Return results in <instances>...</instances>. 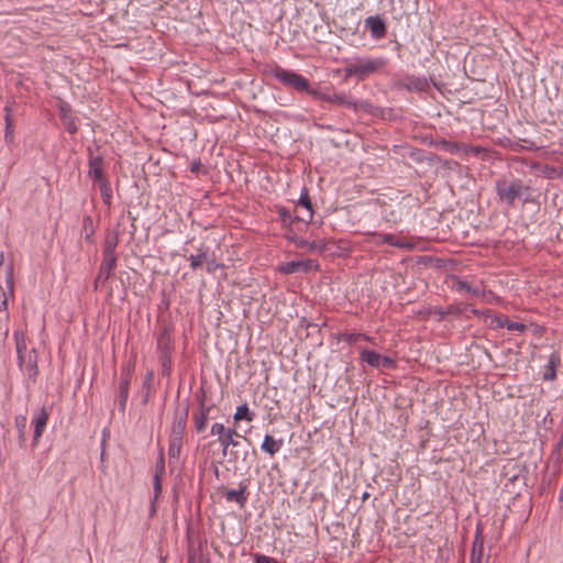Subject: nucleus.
<instances>
[{"label": "nucleus", "instance_id": "052dcab7", "mask_svg": "<svg viewBox=\"0 0 563 563\" xmlns=\"http://www.w3.org/2000/svg\"><path fill=\"white\" fill-rule=\"evenodd\" d=\"M558 175H559V177H560V178H563V168H560V170H559V174H558Z\"/></svg>", "mask_w": 563, "mask_h": 563}, {"label": "nucleus", "instance_id": "0eeeda50", "mask_svg": "<svg viewBox=\"0 0 563 563\" xmlns=\"http://www.w3.org/2000/svg\"><path fill=\"white\" fill-rule=\"evenodd\" d=\"M189 412L188 401L184 406H178L174 412L170 439L183 440L187 427Z\"/></svg>", "mask_w": 563, "mask_h": 563}, {"label": "nucleus", "instance_id": "f257e3e1", "mask_svg": "<svg viewBox=\"0 0 563 563\" xmlns=\"http://www.w3.org/2000/svg\"><path fill=\"white\" fill-rule=\"evenodd\" d=\"M495 189L499 201L507 207H515L516 200L522 201L523 205L534 201L531 187L520 178H499L495 183Z\"/></svg>", "mask_w": 563, "mask_h": 563}, {"label": "nucleus", "instance_id": "f03ea898", "mask_svg": "<svg viewBox=\"0 0 563 563\" xmlns=\"http://www.w3.org/2000/svg\"><path fill=\"white\" fill-rule=\"evenodd\" d=\"M386 66L387 60L383 57L357 58L345 66V78L356 77L358 80H365L371 75L384 70Z\"/></svg>", "mask_w": 563, "mask_h": 563}, {"label": "nucleus", "instance_id": "69168bd1", "mask_svg": "<svg viewBox=\"0 0 563 563\" xmlns=\"http://www.w3.org/2000/svg\"><path fill=\"white\" fill-rule=\"evenodd\" d=\"M516 478H517V476H512V477L510 478V481H511V482H515V479H516Z\"/></svg>", "mask_w": 563, "mask_h": 563}, {"label": "nucleus", "instance_id": "e433bc0d", "mask_svg": "<svg viewBox=\"0 0 563 563\" xmlns=\"http://www.w3.org/2000/svg\"><path fill=\"white\" fill-rule=\"evenodd\" d=\"M235 428H225L222 423H213L211 426V434L218 435V442H221V439L225 438L228 433L231 432V430H234Z\"/></svg>", "mask_w": 563, "mask_h": 563}, {"label": "nucleus", "instance_id": "2f4dec72", "mask_svg": "<svg viewBox=\"0 0 563 563\" xmlns=\"http://www.w3.org/2000/svg\"><path fill=\"white\" fill-rule=\"evenodd\" d=\"M254 417V413L250 410L247 404H243L238 407L233 420L234 423H238L241 420L252 421Z\"/></svg>", "mask_w": 563, "mask_h": 563}, {"label": "nucleus", "instance_id": "6e6d98bb", "mask_svg": "<svg viewBox=\"0 0 563 563\" xmlns=\"http://www.w3.org/2000/svg\"><path fill=\"white\" fill-rule=\"evenodd\" d=\"M286 236H287V239H288L290 242H292L294 244H295V240H296V239H301L300 236L296 235L295 233H291V234L289 233V234H287Z\"/></svg>", "mask_w": 563, "mask_h": 563}, {"label": "nucleus", "instance_id": "0e129e2a", "mask_svg": "<svg viewBox=\"0 0 563 563\" xmlns=\"http://www.w3.org/2000/svg\"><path fill=\"white\" fill-rule=\"evenodd\" d=\"M218 472H219V471H218V467L216 466V467H214V473H216V475H218Z\"/></svg>", "mask_w": 563, "mask_h": 563}, {"label": "nucleus", "instance_id": "bf43d9fd", "mask_svg": "<svg viewBox=\"0 0 563 563\" xmlns=\"http://www.w3.org/2000/svg\"><path fill=\"white\" fill-rule=\"evenodd\" d=\"M561 446H563V435L561 437V439L558 442V448H561Z\"/></svg>", "mask_w": 563, "mask_h": 563}, {"label": "nucleus", "instance_id": "473e14b6", "mask_svg": "<svg viewBox=\"0 0 563 563\" xmlns=\"http://www.w3.org/2000/svg\"><path fill=\"white\" fill-rule=\"evenodd\" d=\"M340 340L347 344H355L360 340L372 341V339L364 333H349V332L341 333Z\"/></svg>", "mask_w": 563, "mask_h": 563}, {"label": "nucleus", "instance_id": "6e6552de", "mask_svg": "<svg viewBox=\"0 0 563 563\" xmlns=\"http://www.w3.org/2000/svg\"><path fill=\"white\" fill-rule=\"evenodd\" d=\"M198 400H199L198 411L194 413L192 420H194L196 431L198 433H201L207 428L209 415H210V411L212 410L213 406L206 404V394L203 391L198 396Z\"/></svg>", "mask_w": 563, "mask_h": 563}, {"label": "nucleus", "instance_id": "423d86ee", "mask_svg": "<svg viewBox=\"0 0 563 563\" xmlns=\"http://www.w3.org/2000/svg\"><path fill=\"white\" fill-rule=\"evenodd\" d=\"M133 372L134 365L131 363L126 364L121 369L118 395L115 397V404L121 412L125 411Z\"/></svg>", "mask_w": 563, "mask_h": 563}, {"label": "nucleus", "instance_id": "b1692460", "mask_svg": "<svg viewBox=\"0 0 563 563\" xmlns=\"http://www.w3.org/2000/svg\"><path fill=\"white\" fill-rule=\"evenodd\" d=\"M119 236H120L119 230H113L112 232H109L107 234L102 254L115 255V249L119 244Z\"/></svg>", "mask_w": 563, "mask_h": 563}, {"label": "nucleus", "instance_id": "a19ab883", "mask_svg": "<svg viewBox=\"0 0 563 563\" xmlns=\"http://www.w3.org/2000/svg\"><path fill=\"white\" fill-rule=\"evenodd\" d=\"M435 146L439 148V150H442V151H445V152H449V153H454L459 150V145L456 143H452L450 141H446V140H441L440 142H438L435 144Z\"/></svg>", "mask_w": 563, "mask_h": 563}, {"label": "nucleus", "instance_id": "20e7f679", "mask_svg": "<svg viewBox=\"0 0 563 563\" xmlns=\"http://www.w3.org/2000/svg\"><path fill=\"white\" fill-rule=\"evenodd\" d=\"M274 78H276L279 82H282L284 86L288 88H292L296 91L299 92H307L311 96V91L314 89L310 88L309 80L305 78L302 75L297 74L292 70H288L285 68H282L280 66H275L271 70Z\"/></svg>", "mask_w": 563, "mask_h": 563}, {"label": "nucleus", "instance_id": "09e8293b", "mask_svg": "<svg viewBox=\"0 0 563 563\" xmlns=\"http://www.w3.org/2000/svg\"><path fill=\"white\" fill-rule=\"evenodd\" d=\"M3 266V255H0V269ZM7 308V296L4 290L0 287V311Z\"/></svg>", "mask_w": 563, "mask_h": 563}, {"label": "nucleus", "instance_id": "e2e57ef3", "mask_svg": "<svg viewBox=\"0 0 563 563\" xmlns=\"http://www.w3.org/2000/svg\"><path fill=\"white\" fill-rule=\"evenodd\" d=\"M307 327H308V328H309V327H317V324L308 323V325H307Z\"/></svg>", "mask_w": 563, "mask_h": 563}, {"label": "nucleus", "instance_id": "a878e982", "mask_svg": "<svg viewBox=\"0 0 563 563\" xmlns=\"http://www.w3.org/2000/svg\"><path fill=\"white\" fill-rule=\"evenodd\" d=\"M360 360L367 363L369 366L379 368L380 367V354L376 351L362 349L360 352Z\"/></svg>", "mask_w": 563, "mask_h": 563}, {"label": "nucleus", "instance_id": "9b49d317", "mask_svg": "<svg viewBox=\"0 0 563 563\" xmlns=\"http://www.w3.org/2000/svg\"><path fill=\"white\" fill-rule=\"evenodd\" d=\"M400 87L407 89L408 91H427L429 89V82L426 77L419 76H406L401 82Z\"/></svg>", "mask_w": 563, "mask_h": 563}, {"label": "nucleus", "instance_id": "c03bdc74", "mask_svg": "<svg viewBox=\"0 0 563 563\" xmlns=\"http://www.w3.org/2000/svg\"><path fill=\"white\" fill-rule=\"evenodd\" d=\"M464 152L465 154L467 155H473V156H481V155H484L486 153V150L481 147V146H464Z\"/></svg>", "mask_w": 563, "mask_h": 563}, {"label": "nucleus", "instance_id": "aec40b11", "mask_svg": "<svg viewBox=\"0 0 563 563\" xmlns=\"http://www.w3.org/2000/svg\"><path fill=\"white\" fill-rule=\"evenodd\" d=\"M561 365V355L559 352L554 351L551 353L548 364L547 372L543 375L544 380H555L556 379V368Z\"/></svg>", "mask_w": 563, "mask_h": 563}, {"label": "nucleus", "instance_id": "a18cd8bd", "mask_svg": "<svg viewBox=\"0 0 563 563\" xmlns=\"http://www.w3.org/2000/svg\"><path fill=\"white\" fill-rule=\"evenodd\" d=\"M207 265V272L208 273H214L217 268L220 267V265L217 263L214 255L212 253H209L208 261H206Z\"/></svg>", "mask_w": 563, "mask_h": 563}, {"label": "nucleus", "instance_id": "a211bd4d", "mask_svg": "<svg viewBox=\"0 0 563 563\" xmlns=\"http://www.w3.org/2000/svg\"><path fill=\"white\" fill-rule=\"evenodd\" d=\"M157 350L159 351L161 355L172 354V336L170 331L167 327H163L159 331V334L157 336Z\"/></svg>", "mask_w": 563, "mask_h": 563}, {"label": "nucleus", "instance_id": "4be33fe9", "mask_svg": "<svg viewBox=\"0 0 563 563\" xmlns=\"http://www.w3.org/2000/svg\"><path fill=\"white\" fill-rule=\"evenodd\" d=\"M283 443H284L283 439L276 440L273 435L266 434L264 437L261 449L264 452L268 453L271 456H274L282 449Z\"/></svg>", "mask_w": 563, "mask_h": 563}, {"label": "nucleus", "instance_id": "4d7b16f0", "mask_svg": "<svg viewBox=\"0 0 563 563\" xmlns=\"http://www.w3.org/2000/svg\"><path fill=\"white\" fill-rule=\"evenodd\" d=\"M155 501H156V500H154V499H153V501H152V507H151V515H152V516H153V515L155 514V511H156V508H155Z\"/></svg>", "mask_w": 563, "mask_h": 563}, {"label": "nucleus", "instance_id": "5fc2aeb1", "mask_svg": "<svg viewBox=\"0 0 563 563\" xmlns=\"http://www.w3.org/2000/svg\"><path fill=\"white\" fill-rule=\"evenodd\" d=\"M104 282H106V280H103V279H99V274H98V275H97V277H96V279H95V283H93V288H95V290H97V289L99 288V285H100L101 283H104Z\"/></svg>", "mask_w": 563, "mask_h": 563}, {"label": "nucleus", "instance_id": "c85d7f7f", "mask_svg": "<svg viewBox=\"0 0 563 563\" xmlns=\"http://www.w3.org/2000/svg\"><path fill=\"white\" fill-rule=\"evenodd\" d=\"M15 428L18 430V439H19V444L20 446H23L24 445V442H25V432H26V428H27V419L25 416H16L15 417Z\"/></svg>", "mask_w": 563, "mask_h": 563}, {"label": "nucleus", "instance_id": "393cba45", "mask_svg": "<svg viewBox=\"0 0 563 563\" xmlns=\"http://www.w3.org/2000/svg\"><path fill=\"white\" fill-rule=\"evenodd\" d=\"M20 366L25 367L30 378H34L37 375V356L34 349L27 355H24V362Z\"/></svg>", "mask_w": 563, "mask_h": 563}, {"label": "nucleus", "instance_id": "c756f323", "mask_svg": "<svg viewBox=\"0 0 563 563\" xmlns=\"http://www.w3.org/2000/svg\"><path fill=\"white\" fill-rule=\"evenodd\" d=\"M14 339H15L19 364H22L24 362V355H26V352H27L26 343L24 340V334L22 332L15 331Z\"/></svg>", "mask_w": 563, "mask_h": 563}, {"label": "nucleus", "instance_id": "c9c22d12", "mask_svg": "<svg viewBox=\"0 0 563 563\" xmlns=\"http://www.w3.org/2000/svg\"><path fill=\"white\" fill-rule=\"evenodd\" d=\"M82 227L85 232V240L87 242H92V236L95 234L93 220L90 216H85L82 219Z\"/></svg>", "mask_w": 563, "mask_h": 563}, {"label": "nucleus", "instance_id": "37998d69", "mask_svg": "<svg viewBox=\"0 0 563 563\" xmlns=\"http://www.w3.org/2000/svg\"><path fill=\"white\" fill-rule=\"evenodd\" d=\"M457 286H459V289L471 292L474 296H478L481 292V290L478 288L473 287L468 282H465V280H460Z\"/></svg>", "mask_w": 563, "mask_h": 563}, {"label": "nucleus", "instance_id": "72a5a7b5", "mask_svg": "<svg viewBox=\"0 0 563 563\" xmlns=\"http://www.w3.org/2000/svg\"><path fill=\"white\" fill-rule=\"evenodd\" d=\"M313 218V209H301L299 207H296L295 210V221L303 222L308 224L312 221Z\"/></svg>", "mask_w": 563, "mask_h": 563}, {"label": "nucleus", "instance_id": "f8f14e48", "mask_svg": "<svg viewBox=\"0 0 563 563\" xmlns=\"http://www.w3.org/2000/svg\"><path fill=\"white\" fill-rule=\"evenodd\" d=\"M365 26L369 29L375 38H383L386 35V23L379 15L368 16L365 20Z\"/></svg>", "mask_w": 563, "mask_h": 563}, {"label": "nucleus", "instance_id": "3c124183", "mask_svg": "<svg viewBox=\"0 0 563 563\" xmlns=\"http://www.w3.org/2000/svg\"><path fill=\"white\" fill-rule=\"evenodd\" d=\"M201 167H202V165H201L200 161H195L191 163L190 172L198 174L200 172Z\"/></svg>", "mask_w": 563, "mask_h": 563}, {"label": "nucleus", "instance_id": "39448f33", "mask_svg": "<svg viewBox=\"0 0 563 563\" xmlns=\"http://www.w3.org/2000/svg\"><path fill=\"white\" fill-rule=\"evenodd\" d=\"M311 96L316 100H322L330 103H335L339 106H344L347 108H352L354 111L362 109L366 112H371L373 106L367 101H354L352 98L345 93H336V92H324L319 89L311 91Z\"/></svg>", "mask_w": 563, "mask_h": 563}, {"label": "nucleus", "instance_id": "cd10ccee", "mask_svg": "<svg viewBox=\"0 0 563 563\" xmlns=\"http://www.w3.org/2000/svg\"><path fill=\"white\" fill-rule=\"evenodd\" d=\"M4 112H5V115H4V121H5L4 140L8 144H11L14 141V134H13V121H12V118L10 114L11 109L8 104L4 107Z\"/></svg>", "mask_w": 563, "mask_h": 563}, {"label": "nucleus", "instance_id": "8fccbe9b", "mask_svg": "<svg viewBox=\"0 0 563 563\" xmlns=\"http://www.w3.org/2000/svg\"><path fill=\"white\" fill-rule=\"evenodd\" d=\"M380 367L383 368H393L395 367V361L389 356L380 355Z\"/></svg>", "mask_w": 563, "mask_h": 563}, {"label": "nucleus", "instance_id": "f704fd0d", "mask_svg": "<svg viewBox=\"0 0 563 563\" xmlns=\"http://www.w3.org/2000/svg\"><path fill=\"white\" fill-rule=\"evenodd\" d=\"M98 185L104 205H110L112 199V189L109 180L101 181Z\"/></svg>", "mask_w": 563, "mask_h": 563}, {"label": "nucleus", "instance_id": "dca6fc26", "mask_svg": "<svg viewBox=\"0 0 563 563\" xmlns=\"http://www.w3.org/2000/svg\"><path fill=\"white\" fill-rule=\"evenodd\" d=\"M484 558V537L482 530L477 527L476 536L471 551V563H483Z\"/></svg>", "mask_w": 563, "mask_h": 563}, {"label": "nucleus", "instance_id": "4468645a", "mask_svg": "<svg viewBox=\"0 0 563 563\" xmlns=\"http://www.w3.org/2000/svg\"><path fill=\"white\" fill-rule=\"evenodd\" d=\"M59 117L68 133H77L78 126L76 124V119L71 114L70 107L65 102L59 106Z\"/></svg>", "mask_w": 563, "mask_h": 563}, {"label": "nucleus", "instance_id": "79ce46f5", "mask_svg": "<svg viewBox=\"0 0 563 563\" xmlns=\"http://www.w3.org/2000/svg\"><path fill=\"white\" fill-rule=\"evenodd\" d=\"M278 214L284 223H292L295 222V216L292 217L291 212L285 207H280L278 209Z\"/></svg>", "mask_w": 563, "mask_h": 563}, {"label": "nucleus", "instance_id": "412c9836", "mask_svg": "<svg viewBox=\"0 0 563 563\" xmlns=\"http://www.w3.org/2000/svg\"><path fill=\"white\" fill-rule=\"evenodd\" d=\"M295 245L299 249L306 250L307 252H324L325 251V243L323 240H313L308 241L303 238L296 239Z\"/></svg>", "mask_w": 563, "mask_h": 563}, {"label": "nucleus", "instance_id": "603ef678", "mask_svg": "<svg viewBox=\"0 0 563 563\" xmlns=\"http://www.w3.org/2000/svg\"><path fill=\"white\" fill-rule=\"evenodd\" d=\"M5 276H7V282L11 283L12 282V267L11 266H8L5 268Z\"/></svg>", "mask_w": 563, "mask_h": 563}, {"label": "nucleus", "instance_id": "7ed1b4c3", "mask_svg": "<svg viewBox=\"0 0 563 563\" xmlns=\"http://www.w3.org/2000/svg\"><path fill=\"white\" fill-rule=\"evenodd\" d=\"M240 438L251 445V441L246 437L240 434L236 429L231 430L225 438L221 439L222 456L225 457L229 454V462L246 464L250 452L247 449H241Z\"/></svg>", "mask_w": 563, "mask_h": 563}, {"label": "nucleus", "instance_id": "6ab92c4d", "mask_svg": "<svg viewBox=\"0 0 563 563\" xmlns=\"http://www.w3.org/2000/svg\"><path fill=\"white\" fill-rule=\"evenodd\" d=\"M374 236H375V242L377 244L386 243L388 245L396 246L399 249H410L412 246L410 243H406V242L401 241L394 234L375 233Z\"/></svg>", "mask_w": 563, "mask_h": 563}, {"label": "nucleus", "instance_id": "bb28decb", "mask_svg": "<svg viewBox=\"0 0 563 563\" xmlns=\"http://www.w3.org/2000/svg\"><path fill=\"white\" fill-rule=\"evenodd\" d=\"M485 316V322H488L492 329L506 328L508 322V318L506 316L495 314L492 310H486Z\"/></svg>", "mask_w": 563, "mask_h": 563}, {"label": "nucleus", "instance_id": "de8ad7c7", "mask_svg": "<svg viewBox=\"0 0 563 563\" xmlns=\"http://www.w3.org/2000/svg\"><path fill=\"white\" fill-rule=\"evenodd\" d=\"M162 493V483L158 472L154 475V500L158 498Z\"/></svg>", "mask_w": 563, "mask_h": 563}, {"label": "nucleus", "instance_id": "58836bf2", "mask_svg": "<svg viewBox=\"0 0 563 563\" xmlns=\"http://www.w3.org/2000/svg\"><path fill=\"white\" fill-rule=\"evenodd\" d=\"M162 376L168 377L172 373V354H165L159 356Z\"/></svg>", "mask_w": 563, "mask_h": 563}, {"label": "nucleus", "instance_id": "ddd939ff", "mask_svg": "<svg viewBox=\"0 0 563 563\" xmlns=\"http://www.w3.org/2000/svg\"><path fill=\"white\" fill-rule=\"evenodd\" d=\"M228 501H234L243 507L247 500V485L243 482L239 484V489H227L222 493Z\"/></svg>", "mask_w": 563, "mask_h": 563}, {"label": "nucleus", "instance_id": "f3484780", "mask_svg": "<svg viewBox=\"0 0 563 563\" xmlns=\"http://www.w3.org/2000/svg\"><path fill=\"white\" fill-rule=\"evenodd\" d=\"M48 420V412L45 408H42L37 416L33 420L34 424V434H33V445L38 443L40 438L46 427Z\"/></svg>", "mask_w": 563, "mask_h": 563}, {"label": "nucleus", "instance_id": "1a4fd4ad", "mask_svg": "<svg viewBox=\"0 0 563 563\" xmlns=\"http://www.w3.org/2000/svg\"><path fill=\"white\" fill-rule=\"evenodd\" d=\"M319 264L313 260L291 261L279 265L278 271L283 274L290 275L296 273H309L318 271Z\"/></svg>", "mask_w": 563, "mask_h": 563}, {"label": "nucleus", "instance_id": "ea45409f", "mask_svg": "<svg viewBox=\"0 0 563 563\" xmlns=\"http://www.w3.org/2000/svg\"><path fill=\"white\" fill-rule=\"evenodd\" d=\"M297 207L301 209H312L311 199L306 187L302 188Z\"/></svg>", "mask_w": 563, "mask_h": 563}, {"label": "nucleus", "instance_id": "680f3d73", "mask_svg": "<svg viewBox=\"0 0 563 563\" xmlns=\"http://www.w3.org/2000/svg\"><path fill=\"white\" fill-rule=\"evenodd\" d=\"M161 463H162L161 471L163 472L164 471V459H163V456H161Z\"/></svg>", "mask_w": 563, "mask_h": 563}, {"label": "nucleus", "instance_id": "864d4df0", "mask_svg": "<svg viewBox=\"0 0 563 563\" xmlns=\"http://www.w3.org/2000/svg\"><path fill=\"white\" fill-rule=\"evenodd\" d=\"M187 563H198L195 553H189ZM199 563H203V562L200 561Z\"/></svg>", "mask_w": 563, "mask_h": 563}, {"label": "nucleus", "instance_id": "5701e85b", "mask_svg": "<svg viewBox=\"0 0 563 563\" xmlns=\"http://www.w3.org/2000/svg\"><path fill=\"white\" fill-rule=\"evenodd\" d=\"M209 253V247L202 245L198 249V253L196 255L191 254L188 257L191 269L196 271L200 268L206 263V261H208Z\"/></svg>", "mask_w": 563, "mask_h": 563}, {"label": "nucleus", "instance_id": "4c0bfd02", "mask_svg": "<svg viewBox=\"0 0 563 563\" xmlns=\"http://www.w3.org/2000/svg\"><path fill=\"white\" fill-rule=\"evenodd\" d=\"M183 446V440L169 438L168 455L169 459H178Z\"/></svg>", "mask_w": 563, "mask_h": 563}, {"label": "nucleus", "instance_id": "7c9ffc66", "mask_svg": "<svg viewBox=\"0 0 563 563\" xmlns=\"http://www.w3.org/2000/svg\"><path fill=\"white\" fill-rule=\"evenodd\" d=\"M153 380H154V372L150 371L143 380L142 390H143V398L142 404L146 405L150 400L151 390L153 387Z\"/></svg>", "mask_w": 563, "mask_h": 563}, {"label": "nucleus", "instance_id": "9d476101", "mask_svg": "<svg viewBox=\"0 0 563 563\" xmlns=\"http://www.w3.org/2000/svg\"><path fill=\"white\" fill-rule=\"evenodd\" d=\"M88 152H89V162H88V165H89L88 175H89V177L92 178V180L95 181L96 185L101 183V181L108 180V178L104 175V161H103V157L100 156V155L95 156L92 154V150L90 147H88Z\"/></svg>", "mask_w": 563, "mask_h": 563}, {"label": "nucleus", "instance_id": "2eb2a0df", "mask_svg": "<svg viewBox=\"0 0 563 563\" xmlns=\"http://www.w3.org/2000/svg\"><path fill=\"white\" fill-rule=\"evenodd\" d=\"M102 255V262L98 272L99 279L108 280L117 268V255Z\"/></svg>", "mask_w": 563, "mask_h": 563}, {"label": "nucleus", "instance_id": "13d9d810", "mask_svg": "<svg viewBox=\"0 0 563 563\" xmlns=\"http://www.w3.org/2000/svg\"><path fill=\"white\" fill-rule=\"evenodd\" d=\"M369 493L365 492L363 495H362V501H365L369 498Z\"/></svg>", "mask_w": 563, "mask_h": 563}, {"label": "nucleus", "instance_id": "49530a36", "mask_svg": "<svg viewBox=\"0 0 563 563\" xmlns=\"http://www.w3.org/2000/svg\"><path fill=\"white\" fill-rule=\"evenodd\" d=\"M507 330L509 331H519L523 332L527 329V325L521 322H514L508 319V322L506 324Z\"/></svg>", "mask_w": 563, "mask_h": 563}]
</instances>
